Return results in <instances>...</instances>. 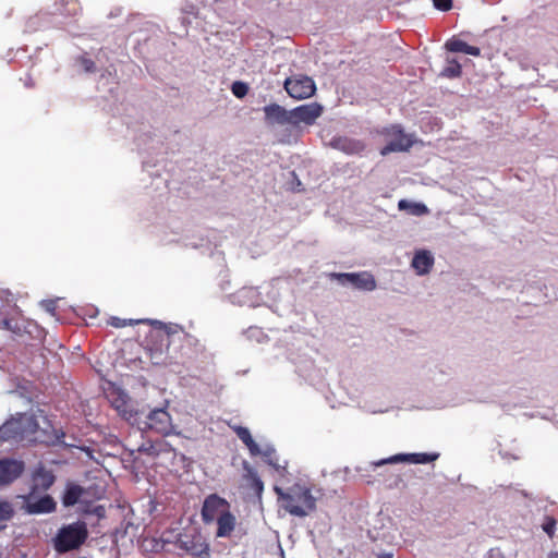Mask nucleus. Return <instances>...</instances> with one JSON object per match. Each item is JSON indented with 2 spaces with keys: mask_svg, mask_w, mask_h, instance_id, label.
Masks as SVG:
<instances>
[{
  "mask_svg": "<svg viewBox=\"0 0 558 558\" xmlns=\"http://www.w3.org/2000/svg\"><path fill=\"white\" fill-rule=\"evenodd\" d=\"M0 441L47 442L48 439L39 429L35 415L19 413L0 426Z\"/></svg>",
  "mask_w": 558,
  "mask_h": 558,
  "instance_id": "f257e3e1",
  "label": "nucleus"
},
{
  "mask_svg": "<svg viewBox=\"0 0 558 558\" xmlns=\"http://www.w3.org/2000/svg\"><path fill=\"white\" fill-rule=\"evenodd\" d=\"M274 490L280 507L291 515L303 518L316 509V498L312 495V489L306 485L295 483L288 487L287 490L275 486Z\"/></svg>",
  "mask_w": 558,
  "mask_h": 558,
  "instance_id": "f03ea898",
  "label": "nucleus"
},
{
  "mask_svg": "<svg viewBox=\"0 0 558 558\" xmlns=\"http://www.w3.org/2000/svg\"><path fill=\"white\" fill-rule=\"evenodd\" d=\"M88 535L87 524L82 520L64 524L52 538L53 548L59 554L76 550L86 542Z\"/></svg>",
  "mask_w": 558,
  "mask_h": 558,
  "instance_id": "7ed1b4c3",
  "label": "nucleus"
},
{
  "mask_svg": "<svg viewBox=\"0 0 558 558\" xmlns=\"http://www.w3.org/2000/svg\"><path fill=\"white\" fill-rule=\"evenodd\" d=\"M230 509V502L226 498L216 493L209 494L205 497L201 509L202 521L210 524Z\"/></svg>",
  "mask_w": 558,
  "mask_h": 558,
  "instance_id": "20e7f679",
  "label": "nucleus"
},
{
  "mask_svg": "<svg viewBox=\"0 0 558 558\" xmlns=\"http://www.w3.org/2000/svg\"><path fill=\"white\" fill-rule=\"evenodd\" d=\"M178 548L196 558H210V547L199 535H180L175 542Z\"/></svg>",
  "mask_w": 558,
  "mask_h": 558,
  "instance_id": "39448f33",
  "label": "nucleus"
},
{
  "mask_svg": "<svg viewBox=\"0 0 558 558\" xmlns=\"http://www.w3.org/2000/svg\"><path fill=\"white\" fill-rule=\"evenodd\" d=\"M284 89L294 99H306L314 95L316 86L314 81L305 75L288 77L284 82Z\"/></svg>",
  "mask_w": 558,
  "mask_h": 558,
  "instance_id": "423d86ee",
  "label": "nucleus"
},
{
  "mask_svg": "<svg viewBox=\"0 0 558 558\" xmlns=\"http://www.w3.org/2000/svg\"><path fill=\"white\" fill-rule=\"evenodd\" d=\"M143 429L151 430L162 436L172 434L173 425L170 414L165 409L151 410L146 416Z\"/></svg>",
  "mask_w": 558,
  "mask_h": 558,
  "instance_id": "0eeeda50",
  "label": "nucleus"
},
{
  "mask_svg": "<svg viewBox=\"0 0 558 558\" xmlns=\"http://www.w3.org/2000/svg\"><path fill=\"white\" fill-rule=\"evenodd\" d=\"M383 133L390 138L388 144L380 149L383 156L393 151H405L413 145L412 140L403 132L400 125H392Z\"/></svg>",
  "mask_w": 558,
  "mask_h": 558,
  "instance_id": "6e6552de",
  "label": "nucleus"
},
{
  "mask_svg": "<svg viewBox=\"0 0 558 558\" xmlns=\"http://www.w3.org/2000/svg\"><path fill=\"white\" fill-rule=\"evenodd\" d=\"M323 106L317 102L301 105L290 110L291 124L298 126L300 123L312 125L323 113Z\"/></svg>",
  "mask_w": 558,
  "mask_h": 558,
  "instance_id": "1a4fd4ad",
  "label": "nucleus"
},
{
  "mask_svg": "<svg viewBox=\"0 0 558 558\" xmlns=\"http://www.w3.org/2000/svg\"><path fill=\"white\" fill-rule=\"evenodd\" d=\"M243 471L245 488L247 489L250 496L260 502L264 492V483L262 478L259 477L257 471L246 461L243 462Z\"/></svg>",
  "mask_w": 558,
  "mask_h": 558,
  "instance_id": "9d476101",
  "label": "nucleus"
},
{
  "mask_svg": "<svg viewBox=\"0 0 558 558\" xmlns=\"http://www.w3.org/2000/svg\"><path fill=\"white\" fill-rule=\"evenodd\" d=\"M439 453H399L395 454L390 458L379 460L374 462L375 466H381L388 463H397V462H409L413 464H426L437 460Z\"/></svg>",
  "mask_w": 558,
  "mask_h": 558,
  "instance_id": "9b49d317",
  "label": "nucleus"
},
{
  "mask_svg": "<svg viewBox=\"0 0 558 558\" xmlns=\"http://www.w3.org/2000/svg\"><path fill=\"white\" fill-rule=\"evenodd\" d=\"M341 284L351 283L357 289L373 291L376 288L374 276L363 271L359 274H333Z\"/></svg>",
  "mask_w": 558,
  "mask_h": 558,
  "instance_id": "f8f14e48",
  "label": "nucleus"
},
{
  "mask_svg": "<svg viewBox=\"0 0 558 558\" xmlns=\"http://www.w3.org/2000/svg\"><path fill=\"white\" fill-rule=\"evenodd\" d=\"M25 469L24 462L15 459L0 460V486L8 485L21 476Z\"/></svg>",
  "mask_w": 558,
  "mask_h": 558,
  "instance_id": "ddd939ff",
  "label": "nucleus"
},
{
  "mask_svg": "<svg viewBox=\"0 0 558 558\" xmlns=\"http://www.w3.org/2000/svg\"><path fill=\"white\" fill-rule=\"evenodd\" d=\"M34 495L27 497L25 510L29 514L51 513L56 511L57 502L50 495L41 496L34 500Z\"/></svg>",
  "mask_w": 558,
  "mask_h": 558,
  "instance_id": "4468645a",
  "label": "nucleus"
},
{
  "mask_svg": "<svg viewBox=\"0 0 558 558\" xmlns=\"http://www.w3.org/2000/svg\"><path fill=\"white\" fill-rule=\"evenodd\" d=\"M54 481L56 476L52 471L44 466L36 469L32 477L31 495L48 490Z\"/></svg>",
  "mask_w": 558,
  "mask_h": 558,
  "instance_id": "2eb2a0df",
  "label": "nucleus"
},
{
  "mask_svg": "<svg viewBox=\"0 0 558 558\" xmlns=\"http://www.w3.org/2000/svg\"><path fill=\"white\" fill-rule=\"evenodd\" d=\"M265 121L268 125L279 124H291L290 110L284 109L278 104H270L264 107Z\"/></svg>",
  "mask_w": 558,
  "mask_h": 558,
  "instance_id": "dca6fc26",
  "label": "nucleus"
},
{
  "mask_svg": "<svg viewBox=\"0 0 558 558\" xmlns=\"http://www.w3.org/2000/svg\"><path fill=\"white\" fill-rule=\"evenodd\" d=\"M108 399L122 417L126 420L131 418L130 398L125 392L120 389H113L108 393Z\"/></svg>",
  "mask_w": 558,
  "mask_h": 558,
  "instance_id": "f3484780",
  "label": "nucleus"
},
{
  "mask_svg": "<svg viewBox=\"0 0 558 558\" xmlns=\"http://www.w3.org/2000/svg\"><path fill=\"white\" fill-rule=\"evenodd\" d=\"M217 523V537H229L233 533L236 525V518L231 509L215 520Z\"/></svg>",
  "mask_w": 558,
  "mask_h": 558,
  "instance_id": "a211bd4d",
  "label": "nucleus"
},
{
  "mask_svg": "<svg viewBox=\"0 0 558 558\" xmlns=\"http://www.w3.org/2000/svg\"><path fill=\"white\" fill-rule=\"evenodd\" d=\"M85 494V488L78 484L69 482L61 497L64 507H72L76 505L81 497Z\"/></svg>",
  "mask_w": 558,
  "mask_h": 558,
  "instance_id": "6ab92c4d",
  "label": "nucleus"
},
{
  "mask_svg": "<svg viewBox=\"0 0 558 558\" xmlns=\"http://www.w3.org/2000/svg\"><path fill=\"white\" fill-rule=\"evenodd\" d=\"M434 265V258L427 251L416 253L412 260V267L418 275H426L430 271Z\"/></svg>",
  "mask_w": 558,
  "mask_h": 558,
  "instance_id": "aec40b11",
  "label": "nucleus"
},
{
  "mask_svg": "<svg viewBox=\"0 0 558 558\" xmlns=\"http://www.w3.org/2000/svg\"><path fill=\"white\" fill-rule=\"evenodd\" d=\"M446 48L451 52H463L474 57H478L481 54V49L478 47L471 46L468 43L458 38L449 39L446 43Z\"/></svg>",
  "mask_w": 558,
  "mask_h": 558,
  "instance_id": "412c9836",
  "label": "nucleus"
},
{
  "mask_svg": "<svg viewBox=\"0 0 558 558\" xmlns=\"http://www.w3.org/2000/svg\"><path fill=\"white\" fill-rule=\"evenodd\" d=\"M336 147L345 154H361L365 149V144L362 141L353 138H338L336 140Z\"/></svg>",
  "mask_w": 558,
  "mask_h": 558,
  "instance_id": "4be33fe9",
  "label": "nucleus"
},
{
  "mask_svg": "<svg viewBox=\"0 0 558 558\" xmlns=\"http://www.w3.org/2000/svg\"><path fill=\"white\" fill-rule=\"evenodd\" d=\"M236 436L245 444L252 456H258L260 453L259 446L253 439L250 430L243 426L234 427Z\"/></svg>",
  "mask_w": 558,
  "mask_h": 558,
  "instance_id": "5701e85b",
  "label": "nucleus"
},
{
  "mask_svg": "<svg viewBox=\"0 0 558 558\" xmlns=\"http://www.w3.org/2000/svg\"><path fill=\"white\" fill-rule=\"evenodd\" d=\"M398 208L400 210H408L410 214L415 216H422L428 213L426 205L422 203H411L407 199L399 201Z\"/></svg>",
  "mask_w": 558,
  "mask_h": 558,
  "instance_id": "b1692460",
  "label": "nucleus"
},
{
  "mask_svg": "<svg viewBox=\"0 0 558 558\" xmlns=\"http://www.w3.org/2000/svg\"><path fill=\"white\" fill-rule=\"evenodd\" d=\"M461 74V64L456 59L448 60L447 65L441 71V75L449 78L459 77Z\"/></svg>",
  "mask_w": 558,
  "mask_h": 558,
  "instance_id": "393cba45",
  "label": "nucleus"
},
{
  "mask_svg": "<svg viewBox=\"0 0 558 558\" xmlns=\"http://www.w3.org/2000/svg\"><path fill=\"white\" fill-rule=\"evenodd\" d=\"M557 521L554 517H546L544 523L542 524L543 531L553 538L555 535Z\"/></svg>",
  "mask_w": 558,
  "mask_h": 558,
  "instance_id": "a878e982",
  "label": "nucleus"
},
{
  "mask_svg": "<svg viewBox=\"0 0 558 558\" xmlns=\"http://www.w3.org/2000/svg\"><path fill=\"white\" fill-rule=\"evenodd\" d=\"M231 90L235 97L243 98L248 92V86L243 82H234Z\"/></svg>",
  "mask_w": 558,
  "mask_h": 558,
  "instance_id": "bb28decb",
  "label": "nucleus"
},
{
  "mask_svg": "<svg viewBox=\"0 0 558 558\" xmlns=\"http://www.w3.org/2000/svg\"><path fill=\"white\" fill-rule=\"evenodd\" d=\"M14 514V510L9 502H0V520H10Z\"/></svg>",
  "mask_w": 558,
  "mask_h": 558,
  "instance_id": "cd10ccee",
  "label": "nucleus"
},
{
  "mask_svg": "<svg viewBox=\"0 0 558 558\" xmlns=\"http://www.w3.org/2000/svg\"><path fill=\"white\" fill-rule=\"evenodd\" d=\"M259 454H263L267 464L271 465L275 469H278L275 449H267L264 452L260 451Z\"/></svg>",
  "mask_w": 558,
  "mask_h": 558,
  "instance_id": "c85d7f7f",
  "label": "nucleus"
},
{
  "mask_svg": "<svg viewBox=\"0 0 558 558\" xmlns=\"http://www.w3.org/2000/svg\"><path fill=\"white\" fill-rule=\"evenodd\" d=\"M433 3L440 11H449L452 8V0H433Z\"/></svg>",
  "mask_w": 558,
  "mask_h": 558,
  "instance_id": "c756f323",
  "label": "nucleus"
},
{
  "mask_svg": "<svg viewBox=\"0 0 558 558\" xmlns=\"http://www.w3.org/2000/svg\"><path fill=\"white\" fill-rule=\"evenodd\" d=\"M141 452H145L149 456H157L158 454V450L156 448V445H149V446H141L140 449H138Z\"/></svg>",
  "mask_w": 558,
  "mask_h": 558,
  "instance_id": "7c9ffc66",
  "label": "nucleus"
},
{
  "mask_svg": "<svg viewBox=\"0 0 558 558\" xmlns=\"http://www.w3.org/2000/svg\"><path fill=\"white\" fill-rule=\"evenodd\" d=\"M486 558H506V556L500 548L496 547V548H490L488 550Z\"/></svg>",
  "mask_w": 558,
  "mask_h": 558,
  "instance_id": "2f4dec72",
  "label": "nucleus"
},
{
  "mask_svg": "<svg viewBox=\"0 0 558 558\" xmlns=\"http://www.w3.org/2000/svg\"><path fill=\"white\" fill-rule=\"evenodd\" d=\"M109 323L116 328H122L128 325L125 319H121L119 317H111Z\"/></svg>",
  "mask_w": 558,
  "mask_h": 558,
  "instance_id": "473e14b6",
  "label": "nucleus"
},
{
  "mask_svg": "<svg viewBox=\"0 0 558 558\" xmlns=\"http://www.w3.org/2000/svg\"><path fill=\"white\" fill-rule=\"evenodd\" d=\"M83 64H84L85 70L88 72H94L96 69L95 62L90 59H84Z\"/></svg>",
  "mask_w": 558,
  "mask_h": 558,
  "instance_id": "72a5a7b5",
  "label": "nucleus"
},
{
  "mask_svg": "<svg viewBox=\"0 0 558 558\" xmlns=\"http://www.w3.org/2000/svg\"><path fill=\"white\" fill-rule=\"evenodd\" d=\"M378 558H393L392 553H381L377 556Z\"/></svg>",
  "mask_w": 558,
  "mask_h": 558,
  "instance_id": "f704fd0d",
  "label": "nucleus"
},
{
  "mask_svg": "<svg viewBox=\"0 0 558 558\" xmlns=\"http://www.w3.org/2000/svg\"><path fill=\"white\" fill-rule=\"evenodd\" d=\"M548 558H558V551L550 553Z\"/></svg>",
  "mask_w": 558,
  "mask_h": 558,
  "instance_id": "c9c22d12",
  "label": "nucleus"
},
{
  "mask_svg": "<svg viewBox=\"0 0 558 558\" xmlns=\"http://www.w3.org/2000/svg\"><path fill=\"white\" fill-rule=\"evenodd\" d=\"M4 526H0V530H2Z\"/></svg>",
  "mask_w": 558,
  "mask_h": 558,
  "instance_id": "e433bc0d",
  "label": "nucleus"
}]
</instances>
